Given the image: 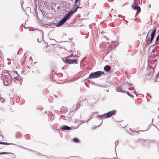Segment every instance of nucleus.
I'll return each mask as SVG.
<instances>
[{
    "label": "nucleus",
    "instance_id": "nucleus-1",
    "mask_svg": "<svg viewBox=\"0 0 159 159\" xmlns=\"http://www.w3.org/2000/svg\"><path fill=\"white\" fill-rule=\"evenodd\" d=\"M78 7H78L77 8H76L75 10L73 11H70L59 22L57 26L58 27L60 26L63 24H64L65 22L66 21V20L68 19H69L70 17L72 16L73 13L75 12L77 10Z\"/></svg>",
    "mask_w": 159,
    "mask_h": 159
},
{
    "label": "nucleus",
    "instance_id": "nucleus-2",
    "mask_svg": "<svg viewBox=\"0 0 159 159\" xmlns=\"http://www.w3.org/2000/svg\"><path fill=\"white\" fill-rule=\"evenodd\" d=\"M104 74V72L103 71H101L91 73L89 75L88 78L92 79L98 78Z\"/></svg>",
    "mask_w": 159,
    "mask_h": 159
},
{
    "label": "nucleus",
    "instance_id": "nucleus-3",
    "mask_svg": "<svg viewBox=\"0 0 159 159\" xmlns=\"http://www.w3.org/2000/svg\"><path fill=\"white\" fill-rule=\"evenodd\" d=\"M77 59H70L67 58H64L63 59V61L65 62H66L69 64H77Z\"/></svg>",
    "mask_w": 159,
    "mask_h": 159
},
{
    "label": "nucleus",
    "instance_id": "nucleus-4",
    "mask_svg": "<svg viewBox=\"0 0 159 159\" xmlns=\"http://www.w3.org/2000/svg\"><path fill=\"white\" fill-rule=\"evenodd\" d=\"M132 7L135 10L137 11V13L138 14L141 11V8L139 6L136 5L135 3L134 4L132 5Z\"/></svg>",
    "mask_w": 159,
    "mask_h": 159
},
{
    "label": "nucleus",
    "instance_id": "nucleus-5",
    "mask_svg": "<svg viewBox=\"0 0 159 159\" xmlns=\"http://www.w3.org/2000/svg\"><path fill=\"white\" fill-rule=\"evenodd\" d=\"M116 111L115 110H113L111 111H110L108 112L106 114V117L107 118L109 117H111L112 115L115 114H116Z\"/></svg>",
    "mask_w": 159,
    "mask_h": 159
},
{
    "label": "nucleus",
    "instance_id": "nucleus-6",
    "mask_svg": "<svg viewBox=\"0 0 159 159\" xmlns=\"http://www.w3.org/2000/svg\"><path fill=\"white\" fill-rule=\"evenodd\" d=\"M156 29H157V28H156V27H154L153 28V30L151 34V40H150V42H151L152 41L154 38V35L155 34L156 32Z\"/></svg>",
    "mask_w": 159,
    "mask_h": 159
},
{
    "label": "nucleus",
    "instance_id": "nucleus-7",
    "mask_svg": "<svg viewBox=\"0 0 159 159\" xmlns=\"http://www.w3.org/2000/svg\"><path fill=\"white\" fill-rule=\"evenodd\" d=\"M104 70L106 71L109 72L111 70V67L108 65H106L104 67Z\"/></svg>",
    "mask_w": 159,
    "mask_h": 159
},
{
    "label": "nucleus",
    "instance_id": "nucleus-8",
    "mask_svg": "<svg viewBox=\"0 0 159 159\" xmlns=\"http://www.w3.org/2000/svg\"><path fill=\"white\" fill-rule=\"evenodd\" d=\"M70 127H69V126H67V125H64L62 127V129H63V130H69L70 129Z\"/></svg>",
    "mask_w": 159,
    "mask_h": 159
},
{
    "label": "nucleus",
    "instance_id": "nucleus-9",
    "mask_svg": "<svg viewBox=\"0 0 159 159\" xmlns=\"http://www.w3.org/2000/svg\"><path fill=\"white\" fill-rule=\"evenodd\" d=\"M73 141L75 143H79V140L77 138H75L73 139Z\"/></svg>",
    "mask_w": 159,
    "mask_h": 159
},
{
    "label": "nucleus",
    "instance_id": "nucleus-10",
    "mask_svg": "<svg viewBox=\"0 0 159 159\" xmlns=\"http://www.w3.org/2000/svg\"><path fill=\"white\" fill-rule=\"evenodd\" d=\"M159 40V36H158L157 37V38L156 40V42L155 43L154 45H156L157 44V42Z\"/></svg>",
    "mask_w": 159,
    "mask_h": 159
},
{
    "label": "nucleus",
    "instance_id": "nucleus-11",
    "mask_svg": "<svg viewBox=\"0 0 159 159\" xmlns=\"http://www.w3.org/2000/svg\"><path fill=\"white\" fill-rule=\"evenodd\" d=\"M0 144H6V145H9V144L5 142H1V141H0Z\"/></svg>",
    "mask_w": 159,
    "mask_h": 159
},
{
    "label": "nucleus",
    "instance_id": "nucleus-12",
    "mask_svg": "<svg viewBox=\"0 0 159 159\" xmlns=\"http://www.w3.org/2000/svg\"><path fill=\"white\" fill-rule=\"evenodd\" d=\"M102 116V117H103L104 118H107L106 117V114H104L102 115L101 116Z\"/></svg>",
    "mask_w": 159,
    "mask_h": 159
},
{
    "label": "nucleus",
    "instance_id": "nucleus-13",
    "mask_svg": "<svg viewBox=\"0 0 159 159\" xmlns=\"http://www.w3.org/2000/svg\"><path fill=\"white\" fill-rule=\"evenodd\" d=\"M9 82H7V83H5V82H4V84H5V85H8L9 83H10V82H11V81H9Z\"/></svg>",
    "mask_w": 159,
    "mask_h": 159
},
{
    "label": "nucleus",
    "instance_id": "nucleus-14",
    "mask_svg": "<svg viewBox=\"0 0 159 159\" xmlns=\"http://www.w3.org/2000/svg\"><path fill=\"white\" fill-rule=\"evenodd\" d=\"M8 153L7 152H0V154H7Z\"/></svg>",
    "mask_w": 159,
    "mask_h": 159
},
{
    "label": "nucleus",
    "instance_id": "nucleus-15",
    "mask_svg": "<svg viewBox=\"0 0 159 159\" xmlns=\"http://www.w3.org/2000/svg\"><path fill=\"white\" fill-rule=\"evenodd\" d=\"M37 40H38V41L39 42H41L42 41V39H37Z\"/></svg>",
    "mask_w": 159,
    "mask_h": 159
},
{
    "label": "nucleus",
    "instance_id": "nucleus-16",
    "mask_svg": "<svg viewBox=\"0 0 159 159\" xmlns=\"http://www.w3.org/2000/svg\"><path fill=\"white\" fill-rule=\"evenodd\" d=\"M79 0H75V4H77V2H78V1Z\"/></svg>",
    "mask_w": 159,
    "mask_h": 159
},
{
    "label": "nucleus",
    "instance_id": "nucleus-17",
    "mask_svg": "<svg viewBox=\"0 0 159 159\" xmlns=\"http://www.w3.org/2000/svg\"><path fill=\"white\" fill-rule=\"evenodd\" d=\"M72 56H73V55L71 54V55H70L69 56H68V57H72Z\"/></svg>",
    "mask_w": 159,
    "mask_h": 159
},
{
    "label": "nucleus",
    "instance_id": "nucleus-18",
    "mask_svg": "<svg viewBox=\"0 0 159 159\" xmlns=\"http://www.w3.org/2000/svg\"><path fill=\"white\" fill-rule=\"evenodd\" d=\"M127 94L128 95H129V96H130V94H129V93L128 92L127 93Z\"/></svg>",
    "mask_w": 159,
    "mask_h": 159
},
{
    "label": "nucleus",
    "instance_id": "nucleus-19",
    "mask_svg": "<svg viewBox=\"0 0 159 159\" xmlns=\"http://www.w3.org/2000/svg\"><path fill=\"white\" fill-rule=\"evenodd\" d=\"M100 115H99V117H102V116H100Z\"/></svg>",
    "mask_w": 159,
    "mask_h": 159
},
{
    "label": "nucleus",
    "instance_id": "nucleus-20",
    "mask_svg": "<svg viewBox=\"0 0 159 159\" xmlns=\"http://www.w3.org/2000/svg\"><path fill=\"white\" fill-rule=\"evenodd\" d=\"M10 76L11 78V75H10Z\"/></svg>",
    "mask_w": 159,
    "mask_h": 159
},
{
    "label": "nucleus",
    "instance_id": "nucleus-21",
    "mask_svg": "<svg viewBox=\"0 0 159 159\" xmlns=\"http://www.w3.org/2000/svg\"><path fill=\"white\" fill-rule=\"evenodd\" d=\"M147 37H148V35H147V37H146V39L147 38Z\"/></svg>",
    "mask_w": 159,
    "mask_h": 159
}]
</instances>
